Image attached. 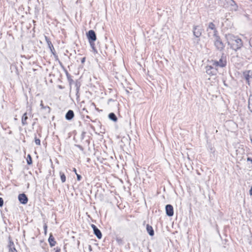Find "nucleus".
Returning <instances> with one entry per match:
<instances>
[{"instance_id":"1","label":"nucleus","mask_w":252,"mask_h":252,"mask_svg":"<svg viewBox=\"0 0 252 252\" xmlns=\"http://www.w3.org/2000/svg\"><path fill=\"white\" fill-rule=\"evenodd\" d=\"M226 42L230 48L237 51L243 46V42L240 38L232 34H225Z\"/></svg>"},{"instance_id":"2","label":"nucleus","mask_w":252,"mask_h":252,"mask_svg":"<svg viewBox=\"0 0 252 252\" xmlns=\"http://www.w3.org/2000/svg\"><path fill=\"white\" fill-rule=\"evenodd\" d=\"M213 65L216 67H224L227 65L226 57L224 53L221 54V57L219 61H212Z\"/></svg>"},{"instance_id":"3","label":"nucleus","mask_w":252,"mask_h":252,"mask_svg":"<svg viewBox=\"0 0 252 252\" xmlns=\"http://www.w3.org/2000/svg\"><path fill=\"white\" fill-rule=\"evenodd\" d=\"M213 37L215 38L214 45L216 48L220 51L223 50L225 47V45L223 43L220 36L217 34Z\"/></svg>"},{"instance_id":"4","label":"nucleus","mask_w":252,"mask_h":252,"mask_svg":"<svg viewBox=\"0 0 252 252\" xmlns=\"http://www.w3.org/2000/svg\"><path fill=\"white\" fill-rule=\"evenodd\" d=\"M86 35L89 43L94 42L96 40V35L94 31L93 30H89Z\"/></svg>"},{"instance_id":"5","label":"nucleus","mask_w":252,"mask_h":252,"mask_svg":"<svg viewBox=\"0 0 252 252\" xmlns=\"http://www.w3.org/2000/svg\"><path fill=\"white\" fill-rule=\"evenodd\" d=\"M202 28L199 26H194L193 27V34L196 38H199L202 35Z\"/></svg>"},{"instance_id":"6","label":"nucleus","mask_w":252,"mask_h":252,"mask_svg":"<svg viewBox=\"0 0 252 252\" xmlns=\"http://www.w3.org/2000/svg\"><path fill=\"white\" fill-rule=\"evenodd\" d=\"M243 75L247 83L250 85V80L252 78V71L251 70L245 71L243 73Z\"/></svg>"},{"instance_id":"7","label":"nucleus","mask_w":252,"mask_h":252,"mask_svg":"<svg viewBox=\"0 0 252 252\" xmlns=\"http://www.w3.org/2000/svg\"><path fill=\"white\" fill-rule=\"evenodd\" d=\"M210 30L213 31V36L218 34V31L215 25L213 22H210L208 24V26L207 28V32Z\"/></svg>"},{"instance_id":"8","label":"nucleus","mask_w":252,"mask_h":252,"mask_svg":"<svg viewBox=\"0 0 252 252\" xmlns=\"http://www.w3.org/2000/svg\"><path fill=\"white\" fill-rule=\"evenodd\" d=\"M91 226L93 229L94 234L96 236V237L98 239H101L102 235L100 230L94 224H92Z\"/></svg>"},{"instance_id":"9","label":"nucleus","mask_w":252,"mask_h":252,"mask_svg":"<svg viewBox=\"0 0 252 252\" xmlns=\"http://www.w3.org/2000/svg\"><path fill=\"white\" fill-rule=\"evenodd\" d=\"M206 73L210 76L216 75L217 73V69L215 68L212 65L206 66Z\"/></svg>"},{"instance_id":"10","label":"nucleus","mask_w":252,"mask_h":252,"mask_svg":"<svg viewBox=\"0 0 252 252\" xmlns=\"http://www.w3.org/2000/svg\"><path fill=\"white\" fill-rule=\"evenodd\" d=\"M166 214L168 217H172L174 215L173 207L171 204H167L165 206Z\"/></svg>"},{"instance_id":"11","label":"nucleus","mask_w":252,"mask_h":252,"mask_svg":"<svg viewBox=\"0 0 252 252\" xmlns=\"http://www.w3.org/2000/svg\"><path fill=\"white\" fill-rule=\"evenodd\" d=\"M18 198L19 202L22 204H26L28 202V198L24 193L19 194Z\"/></svg>"},{"instance_id":"12","label":"nucleus","mask_w":252,"mask_h":252,"mask_svg":"<svg viewBox=\"0 0 252 252\" xmlns=\"http://www.w3.org/2000/svg\"><path fill=\"white\" fill-rule=\"evenodd\" d=\"M60 66L63 68V71H64L69 84H71L72 82H73V80L71 78V75L68 72L67 70L66 69L65 67L63 66V63H60Z\"/></svg>"},{"instance_id":"13","label":"nucleus","mask_w":252,"mask_h":252,"mask_svg":"<svg viewBox=\"0 0 252 252\" xmlns=\"http://www.w3.org/2000/svg\"><path fill=\"white\" fill-rule=\"evenodd\" d=\"M74 117V113L73 110H69L65 115V118L66 120L71 121Z\"/></svg>"},{"instance_id":"14","label":"nucleus","mask_w":252,"mask_h":252,"mask_svg":"<svg viewBox=\"0 0 252 252\" xmlns=\"http://www.w3.org/2000/svg\"><path fill=\"white\" fill-rule=\"evenodd\" d=\"M48 241L51 247L55 246L57 243L52 233L50 234Z\"/></svg>"},{"instance_id":"15","label":"nucleus","mask_w":252,"mask_h":252,"mask_svg":"<svg viewBox=\"0 0 252 252\" xmlns=\"http://www.w3.org/2000/svg\"><path fill=\"white\" fill-rule=\"evenodd\" d=\"M227 2L230 5L232 10L236 11L237 10L238 6L235 1L233 0H228Z\"/></svg>"},{"instance_id":"16","label":"nucleus","mask_w":252,"mask_h":252,"mask_svg":"<svg viewBox=\"0 0 252 252\" xmlns=\"http://www.w3.org/2000/svg\"><path fill=\"white\" fill-rule=\"evenodd\" d=\"M8 248L9 252H17V251L15 248L14 244L11 240H9Z\"/></svg>"},{"instance_id":"17","label":"nucleus","mask_w":252,"mask_h":252,"mask_svg":"<svg viewBox=\"0 0 252 252\" xmlns=\"http://www.w3.org/2000/svg\"><path fill=\"white\" fill-rule=\"evenodd\" d=\"M28 119V112H26L22 117L21 122L23 126H26L28 125V123L27 122Z\"/></svg>"},{"instance_id":"18","label":"nucleus","mask_w":252,"mask_h":252,"mask_svg":"<svg viewBox=\"0 0 252 252\" xmlns=\"http://www.w3.org/2000/svg\"><path fill=\"white\" fill-rule=\"evenodd\" d=\"M146 230L150 236H153L154 235V230L152 226L149 225V224H147L146 225Z\"/></svg>"},{"instance_id":"19","label":"nucleus","mask_w":252,"mask_h":252,"mask_svg":"<svg viewBox=\"0 0 252 252\" xmlns=\"http://www.w3.org/2000/svg\"><path fill=\"white\" fill-rule=\"evenodd\" d=\"M41 110H42L44 111V112H43L44 117L46 118V116L47 115H48L50 113L51 108L50 107L46 105V106H45V107L43 109H41Z\"/></svg>"},{"instance_id":"20","label":"nucleus","mask_w":252,"mask_h":252,"mask_svg":"<svg viewBox=\"0 0 252 252\" xmlns=\"http://www.w3.org/2000/svg\"><path fill=\"white\" fill-rule=\"evenodd\" d=\"M108 118L111 121L116 122L118 121V118L115 113L111 112L109 114Z\"/></svg>"},{"instance_id":"21","label":"nucleus","mask_w":252,"mask_h":252,"mask_svg":"<svg viewBox=\"0 0 252 252\" xmlns=\"http://www.w3.org/2000/svg\"><path fill=\"white\" fill-rule=\"evenodd\" d=\"M248 108L249 110L252 112V94H251L249 96L248 101Z\"/></svg>"},{"instance_id":"22","label":"nucleus","mask_w":252,"mask_h":252,"mask_svg":"<svg viewBox=\"0 0 252 252\" xmlns=\"http://www.w3.org/2000/svg\"><path fill=\"white\" fill-rule=\"evenodd\" d=\"M60 175L62 182L63 183H64L66 181V176L64 173L62 171H60Z\"/></svg>"},{"instance_id":"23","label":"nucleus","mask_w":252,"mask_h":252,"mask_svg":"<svg viewBox=\"0 0 252 252\" xmlns=\"http://www.w3.org/2000/svg\"><path fill=\"white\" fill-rule=\"evenodd\" d=\"M27 162L28 165H32V156L30 154H28L27 158Z\"/></svg>"},{"instance_id":"24","label":"nucleus","mask_w":252,"mask_h":252,"mask_svg":"<svg viewBox=\"0 0 252 252\" xmlns=\"http://www.w3.org/2000/svg\"><path fill=\"white\" fill-rule=\"evenodd\" d=\"M52 54L53 55L54 58H55V61H58L59 64L60 65V63H62L59 60V57H58V56L56 54V51H54V52H53L52 53Z\"/></svg>"},{"instance_id":"25","label":"nucleus","mask_w":252,"mask_h":252,"mask_svg":"<svg viewBox=\"0 0 252 252\" xmlns=\"http://www.w3.org/2000/svg\"><path fill=\"white\" fill-rule=\"evenodd\" d=\"M47 44H48V47L50 49V51H51V53H52L53 52L55 51V50L54 49V47L53 45L52 44L51 41L49 43H48Z\"/></svg>"},{"instance_id":"26","label":"nucleus","mask_w":252,"mask_h":252,"mask_svg":"<svg viewBox=\"0 0 252 252\" xmlns=\"http://www.w3.org/2000/svg\"><path fill=\"white\" fill-rule=\"evenodd\" d=\"M80 86H81L80 82L78 81H76L75 83V87L76 88V90H79Z\"/></svg>"},{"instance_id":"27","label":"nucleus","mask_w":252,"mask_h":252,"mask_svg":"<svg viewBox=\"0 0 252 252\" xmlns=\"http://www.w3.org/2000/svg\"><path fill=\"white\" fill-rule=\"evenodd\" d=\"M27 112H28V116H30V117L32 118L33 115L32 114V108L31 107H30L29 109L27 110Z\"/></svg>"},{"instance_id":"28","label":"nucleus","mask_w":252,"mask_h":252,"mask_svg":"<svg viewBox=\"0 0 252 252\" xmlns=\"http://www.w3.org/2000/svg\"><path fill=\"white\" fill-rule=\"evenodd\" d=\"M34 141L37 145H40V140L39 138H37L36 134H35Z\"/></svg>"},{"instance_id":"29","label":"nucleus","mask_w":252,"mask_h":252,"mask_svg":"<svg viewBox=\"0 0 252 252\" xmlns=\"http://www.w3.org/2000/svg\"><path fill=\"white\" fill-rule=\"evenodd\" d=\"M90 45H91V47L92 48L93 50H94V52H96L97 51H96V49L95 48L94 42H91V43H90Z\"/></svg>"},{"instance_id":"30","label":"nucleus","mask_w":252,"mask_h":252,"mask_svg":"<svg viewBox=\"0 0 252 252\" xmlns=\"http://www.w3.org/2000/svg\"><path fill=\"white\" fill-rule=\"evenodd\" d=\"M47 225L46 223H45L43 225V229L45 234H46L47 231Z\"/></svg>"},{"instance_id":"31","label":"nucleus","mask_w":252,"mask_h":252,"mask_svg":"<svg viewBox=\"0 0 252 252\" xmlns=\"http://www.w3.org/2000/svg\"><path fill=\"white\" fill-rule=\"evenodd\" d=\"M75 146L78 148L81 151H84V148L82 146H81L80 145L75 144Z\"/></svg>"},{"instance_id":"32","label":"nucleus","mask_w":252,"mask_h":252,"mask_svg":"<svg viewBox=\"0 0 252 252\" xmlns=\"http://www.w3.org/2000/svg\"><path fill=\"white\" fill-rule=\"evenodd\" d=\"M76 176H77V180L78 181H80L82 178L81 175L80 174H76Z\"/></svg>"},{"instance_id":"33","label":"nucleus","mask_w":252,"mask_h":252,"mask_svg":"<svg viewBox=\"0 0 252 252\" xmlns=\"http://www.w3.org/2000/svg\"><path fill=\"white\" fill-rule=\"evenodd\" d=\"M45 41H46L47 44H48V43L51 42L50 39L46 36H45Z\"/></svg>"},{"instance_id":"34","label":"nucleus","mask_w":252,"mask_h":252,"mask_svg":"<svg viewBox=\"0 0 252 252\" xmlns=\"http://www.w3.org/2000/svg\"><path fill=\"white\" fill-rule=\"evenodd\" d=\"M3 205V200L2 198L0 197V207H2Z\"/></svg>"},{"instance_id":"35","label":"nucleus","mask_w":252,"mask_h":252,"mask_svg":"<svg viewBox=\"0 0 252 252\" xmlns=\"http://www.w3.org/2000/svg\"><path fill=\"white\" fill-rule=\"evenodd\" d=\"M40 106L41 107V110L43 109L45 106L44 105L42 100L40 101Z\"/></svg>"},{"instance_id":"36","label":"nucleus","mask_w":252,"mask_h":252,"mask_svg":"<svg viewBox=\"0 0 252 252\" xmlns=\"http://www.w3.org/2000/svg\"><path fill=\"white\" fill-rule=\"evenodd\" d=\"M76 98H78L80 97L79 90H76Z\"/></svg>"},{"instance_id":"37","label":"nucleus","mask_w":252,"mask_h":252,"mask_svg":"<svg viewBox=\"0 0 252 252\" xmlns=\"http://www.w3.org/2000/svg\"><path fill=\"white\" fill-rule=\"evenodd\" d=\"M208 32V35L209 37H212V36H213V32H210L209 31Z\"/></svg>"},{"instance_id":"38","label":"nucleus","mask_w":252,"mask_h":252,"mask_svg":"<svg viewBox=\"0 0 252 252\" xmlns=\"http://www.w3.org/2000/svg\"><path fill=\"white\" fill-rule=\"evenodd\" d=\"M85 61H86V58L83 57V58L81 59V63L82 64H83L85 62Z\"/></svg>"},{"instance_id":"39","label":"nucleus","mask_w":252,"mask_h":252,"mask_svg":"<svg viewBox=\"0 0 252 252\" xmlns=\"http://www.w3.org/2000/svg\"><path fill=\"white\" fill-rule=\"evenodd\" d=\"M55 252H61V249L60 248L57 247Z\"/></svg>"},{"instance_id":"40","label":"nucleus","mask_w":252,"mask_h":252,"mask_svg":"<svg viewBox=\"0 0 252 252\" xmlns=\"http://www.w3.org/2000/svg\"><path fill=\"white\" fill-rule=\"evenodd\" d=\"M247 161H251L252 163V158H251L248 157L247 158Z\"/></svg>"},{"instance_id":"41","label":"nucleus","mask_w":252,"mask_h":252,"mask_svg":"<svg viewBox=\"0 0 252 252\" xmlns=\"http://www.w3.org/2000/svg\"><path fill=\"white\" fill-rule=\"evenodd\" d=\"M86 134V132H83L82 134H81V137H82V139H83L84 138V137L85 136Z\"/></svg>"},{"instance_id":"42","label":"nucleus","mask_w":252,"mask_h":252,"mask_svg":"<svg viewBox=\"0 0 252 252\" xmlns=\"http://www.w3.org/2000/svg\"><path fill=\"white\" fill-rule=\"evenodd\" d=\"M210 150L211 152H214V148H213L212 146H211L210 147Z\"/></svg>"},{"instance_id":"43","label":"nucleus","mask_w":252,"mask_h":252,"mask_svg":"<svg viewBox=\"0 0 252 252\" xmlns=\"http://www.w3.org/2000/svg\"><path fill=\"white\" fill-rule=\"evenodd\" d=\"M73 171L75 173V174H76H76H78V173H77V170L76 169V168H73Z\"/></svg>"},{"instance_id":"44","label":"nucleus","mask_w":252,"mask_h":252,"mask_svg":"<svg viewBox=\"0 0 252 252\" xmlns=\"http://www.w3.org/2000/svg\"><path fill=\"white\" fill-rule=\"evenodd\" d=\"M250 194L251 195H252V187H251V189L250 190Z\"/></svg>"},{"instance_id":"45","label":"nucleus","mask_w":252,"mask_h":252,"mask_svg":"<svg viewBox=\"0 0 252 252\" xmlns=\"http://www.w3.org/2000/svg\"><path fill=\"white\" fill-rule=\"evenodd\" d=\"M83 111H86V112H88V111H87V109H86V108H84L83 109Z\"/></svg>"},{"instance_id":"46","label":"nucleus","mask_w":252,"mask_h":252,"mask_svg":"<svg viewBox=\"0 0 252 252\" xmlns=\"http://www.w3.org/2000/svg\"><path fill=\"white\" fill-rule=\"evenodd\" d=\"M59 88H60V89H62L63 88L62 86H61V85L59 86Z\"/></svg>"},{"instance_id":"47","label":"nucleus","mask_w":252,"mask_h":252,"mask_svg":"<svg viewBox=\"0 0 252 252\" xmlns=\"http://www.w3.org/2000/svg\"><path fill=\"white\" fill-rule=\"evenodd\" d=\"M86 118H88V119H90V117L89 116H87Z\"/></svg>"}]
</instances>
